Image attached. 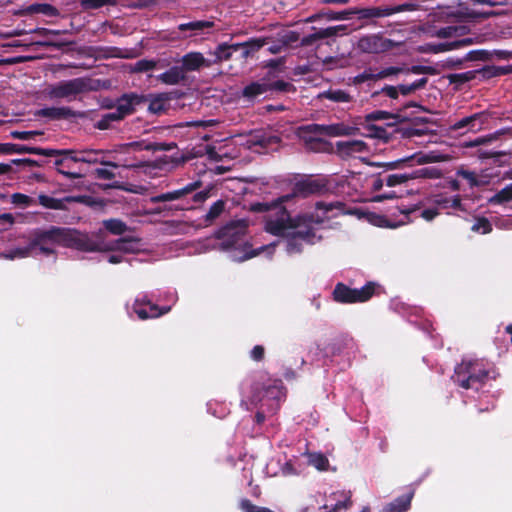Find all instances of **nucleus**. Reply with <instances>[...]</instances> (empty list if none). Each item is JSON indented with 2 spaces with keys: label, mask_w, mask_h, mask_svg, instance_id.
Returning <instances> with one entry per match:
<instances>
[{
  "label": "nucleus",
  "mask_w": 512,
  "mask_h": 512,
  "mask_svg": "<svg viewBox=\"0 0 512 512\" xmlns=\"http://www.w3.org/2000/svg\"><path fill=\"white\" fill-rule=\"evenodd\" d=\"M53 245H62L85 252L99 251V244L87 234L80 233L76 229L50 226L48 229H37L33 233L30 243L27 245L29 254L35 248L45 255L55 254Z\"/></svg>",
  "instance_id": "1"
},
{
  "label": "nucleus",
  "mask_w": 512,
  "mask_h": 512,
  "mask_svg": "<svg viewBox=\"0 0 512 512\" xmlns=\"http://www.w3.org/2000/svg\"><path fill=\"white\" fill-rule=\"evenodd\" d=\"M314 216L312 214L297 215L291 217L285 207L280 209V215L269 218L265 222L264 229L273 236H285L287 231L296 238L314 244L315 231L313 228Z\"/></svg>",
  "instance_id": "2"
},
{
  "label": "nucleus",
  "mask_w": 512,
  "mask_h": 512,
  "mask_svg": "<svg viewBox=\"0 0 512 512\" xmlns=\"http://www.w3.org/2000/svg\"><path fill=\"white\" fill-rule=\"evenodd\" d=\"M452 381L463 389L478 390L479 386L489 378H496V371L493 367L481 360H462L457 364L452 375Z\"/></svg>",
  "instance_id": "3"
},
{
  "label": "nucleus",
  "mask_w": 512,
  "mask_h": 512,
  "mask_svg": "<svg viewBox=\"0 0 512 512\" xmlns=\"http://www.w3.org/2000/svg\"><path fill=\"white\" fill-rule=\"evenodd\" d=\"M295 91L296 87L290 82L262 78L244 86L241 90L240 98L248 104H254L256 101L266 99L274 93H290Z\"/></svg>",
  "instance_id": "4"
},
{
  "label": "nucleus",
  "mask_w": 512,
  "mask_h": 512,
  "mask_svg": "<svg viewBox=\"0 0 512 512\" xmlns=\"http://www.w3.org/2000/svg\"><path fill=\"white\" fill-rule=\"evenodd\" d=\"M89 90H91V79L87 77H78L49 85L46 89V95L51 100L67 99L68 101H71L75 99L77 95Z\"/></svg>",
  "instance_id": "5"
},
{
  "label": "nucleus",
  "mask_w": 512,
  "mask_h": 512,
  "mask_svg": "<svg viewBox=\"0 0 512 512\" xmlns=\"http://www.w3.org/2000/svg\"><path fill=\"white\" fill-rule=\"evenodd\" d=\"M377 284L368 282L362 288H350L346 284L339 282L335 285L332 292L333 300L341 304L363 303L372 298Z\"/></svg>",
  "instance_id": "6"
},
{
  "label": "nucleus",
  "mask_w": 512,
  "mask_h": 512,
  "mask_svg": "<svg viewBox=\"0 0 512 512\" xmlns=\"http://www.w3.org/2000/svg\"><path fill=\"white\" fill-rule=\"evenodd\" d=\"M419 5L416 3H403L399 5L371 6L363 8H353V16L358 20H363L366 24L375 23L376 19L389 17L391 15L405 12L416 11Z\"/></svg>",
  "instance_id": "7"
},
{
  "label": "nucleus",
  "mask_w": 512,
  "mask_h": 512,
  "mask_svg": "<svg viewBox=\"0 0 512 512\" xmlns=\"http://www.w3.org/2000/svg\"><path fill=\"white\" fill-rule=\"evenodd\" d=\"M248 224L246 220H232L214 233V237L221 240V247L224 250H230L240 246L244 242Z\"/></svg>",
  "instance_id": "8"
},
{
  "label": "nucleus",
  "mask_w": 512,
  "mask_h": 512,
  "mask_svg": "<svg viewBox=\"0 0 512 512\" xmlns=\"http://www.w3.org/2000/svg\"><path fill=\"white\" fill-rule=\"evenodd\" d=\"M329 191V180L325 176L304 175L293 185V197L307 198L311 195H322Z\"/></svg>",
  "instance_id": "9"
},
{
  "label": "nucleus",
  "mask_w": 512,
  "mask_h": 512,
  "mask_svg": "<svg viewBox=\"0 0 512 512\" xmlns=\"http://www.w3.org/2000/svg\"><path fill=\"white\" fill-rule=\"evenodd\" d=\"M364 128L366 130L365 135L367 137L375 138L378 140H382L387 143L392 138L394 132L401 133L402 137L411 138L414 136H422L426 133L425 129H417L413 127H405V128H392L393 130L388 131V127L379 126L373 123H365Z\"/></svg>",
  "instance_id": "10"
},
{
  "label": "nucleus",
  "mask_w": 512,
  "mask_h": 512,
  "mask_svg": "<svg viewBox=\"0 0 512 512\" xmlns=\"http://www.w3.org/2000/svg\"><path fill=\"white\" fill-rule=\"evenodd\" d=\"M356 47L362 53L380 54L393 49L395 43L381 34H367L358 39Z\"/></svg>",
  "instance_id": "11"
},
{
  "label": "nucleus",
  "mask_w": 512,
  "mask_h": 512,
  "mask_svg": "<svg viewBox=\"0 0 512 512\" xmlns=\"http://www.w3.org/2000/svg\"><path fill=\"white\" fill-rule=\"evenodd\" d=\"M170 309V306L160 307L157 304L152 303V301L145 294L138 296L132 305L133 312L140 320L158 318L167 314Z\"/></svg>",
  "instance_id": "12"
},
{
  "label": "nucleus",
  "mask_w": 512,
  "mask_h": 512,
  "mask_svg": "<svg viewBox=\"0 0 512 512\" xmlns=\"http://www.w3.org/2000/svg\"><path fill=\"white\" fill-rule=\"evenodd\" d=\"M148 97L134 92L124 93L116 100L115 110L125 119L136 112L138 106L147 103Z\"/></svg>",
  "instance_id": "13"
},
{
  "label": "nucleus",
  "mask_w": 512,
  "mask_h": 512,
  "mask_svg": "<svg viewBox=\"0 0 512 512\" xmlns=\"http://www.w3.org/2000/svg\"><path fill=\"white\" fill-rule=\"evenodd\" d=\"M490 120V114L487 111L474 113L470 116L463 117L451 125L450 129L458 131L465 129L466 131H480L484 125Z\"/></svg>",
  "instance_id": "14"
},
{
  "label": "nucleus",
  "mask_w": 512,
  "mask_h": 512,
  "mask_svg": "<svg viewBox=\"0 0 512 512\" xmlns=\"http://www.w3.org/2000/svg\"><path fill=\"white\" fill-rule=\"evenodd\" d=\"M59 151L60 154H56L53 157L62 156L54 161V165L57 171L66 176L69 179H78L82 177L81 173L71 171L72 163H75L72 158L75 157L76 151L72 149H54Z\"/></svg>",
  "instance_id": "15"
},
{
  "label": "nucleus",
  "mask_w": 512,
  "mask_h": 512,
  "mask_svg": "<svg viewBox=\"0 0 512 512\" xmlns=\"http://www.w3.org/2000/svg\"><path fill=\"white\" fill-rule=\"evenodd\" d=\"M202 185L201 181H194L192 183H189L185 185L184 187L180 189H176L173 191H169L166 193H161L159 195L152 196L150 198V201L152 203H162V202H169V201H176V200H184L188 195L195 192L197 189H199Z\"/></svg>",
  "instance_id": "16"
},
{
  "label": "nucleus",
  "mask_w": 512,
  "mask_h": 512,
  "mask_svg": "<svg viewBox=\"0 0 512 512\" xmlns=\"http://www.w3.org/2000/svg\"><path fill=\"white\" fill-rule=\"evenodd\" d=\"M397 210L400 214L403 215V219L399 221H392L385 215H372V223L378 227L381 228H397L401 225H405L411 221L410 215L418 212L419 208L417 206H413L411 208H403V207H397Z\"/></svg>",
  "instance_id": "17"
},
{
  "label": "nucleus",
  "mask_w": 512,
  "mask_h": 512,
  "mask_svg": "<svg viewBox=\"0 0 512 512\" xmlns=\"http://www.w3.org/2000/svg\"><path fill=\"white\" fill-rule=\"evenodd\" d=\"M35 154L42 156H54L56 154H60L59 151H55L49 148H41V147H30L21 144L15 143H0V154Z\"/></svg>",
  "instance_id": "18"
},
{
  "label": "nucleus",
  "mask_w": 512,
  "mask_h": 512,
  "mask_svg": "<svg viewBox=\"0 0 512 512\" xmlns=\"http://www.w3.org/2000/svg\"><path fill=\"white\" fill-rule=\"evenodd\" d=\"M251 148L259 147L263 152L276 150L281 142L279 136L266 131H255L248 140Z\"/></svg>",
  "instance_id": "19"
},
{
  "label": "nucleus",
  "mask_w": 512,
  "mask_h": 512,
  "mask_svg": "<svg viewBox=\"0 0 512 512\" xmlns=\"http://www.w3.org/2000/svg\"><path fill=\"white\" fill-rule=\"evenodd\" d=\"M36 117L47 118L52 121L70 120L81 116V113L68 106L45 107L35 112Z\"/></svg>",
  "instance_id": "20"
},
{
  "label": "nucleus",
  "mask_w": 512,
  "mask_h": 512,
  "mask_svg": "<svg viewBox=\"0 0 512 512\" xmlns=\"http://www.w3.org/2000/svg\"><path fill=\"white\" fill-rule=\"evenodd\" d=\"M437 161L435 156L428 154L415 153L412 156L401 158L395 161L385 162L380 164V166L384 167L386 170H395V169H403L406 166H412V162H416L419 165L432 163Z\"/></svg>",
  "instance_id": "21"
},
{
  "label": "nucleus",
  "mask_w": 512,
  "mask_h": 512,
  "mask_svg": "<svg viewBox=\"0 0 512 512\" xmlns=\"http://www.w3.org/2000/svg\"><path fill=\"white\" fill-rule=\"evenodd\" d=\"M415 495V489L409 486L406 493L398 496L390 503L386 504L382 512H406L411 507V501Z\"/></svg>",
  "instance_id": "22"
},
{
  "label": "nucleus",
  "mask_w": 512,
  "mask_h": 512,
  "mask_svg": "<svg viewBox=\"0 0 512 512\" xmlns=\"http://www.w3.org/2000/svg\"><path fill=\"white\" fill-rule=\"evenodd\" d=\"M71 202H83V197L66 196L62 199H57L46 194H40L38 196V203L47 209L67 210L68 208L66 204Z\"/></svg>",
  "instance_id": "23"
},
{
  "label": "nucleus",
  "mask_w": 512,
  "mask_h": 512,
  "mask_svg": "<svg viewBox=\"0 0 512 512\" xmlns=\"http://www.w3.org/2000/svg\"><path fill=\"white\" fill-rule=\"evenodd\" d=\"M212 65L211 60L204 58L200 52H190L182 57V65L184 73L187 71H196L201 67H210Z\"/></svg>",
  "instance_id": "24"
},
{
  "label": "nucleus",
  "mask_w": 512,
  "mask_h": 512,
  "mask_svg": "<svg viewBox=\"0 0 512 512\" xmlns=\"http://www.w3.org/2000/svg\"><path fill=\"white\" fill-rule=\"evenodd\" d=\"M293 198V195H283L271 202H255L250 205L249 210L254 213H264L273 209H278L277 217L280 215V209L283 207L282 204L288 202Z\"/></svg>",
  "instance_id": "25"
},
{
  "label": "nucleus",
  "mask_w": 512,
  "mask_h": 512,
  "mask_svg": "<svg viewBox=\"0 0 512 512\" xmlns=\"http://www.w3.org/2000/svg\"><path fill=\"white\" fill-rule=\"evenodd\" d=\"M15 14L19 16L43 14L49 17H56L59 15V11L55 6L48 3H34L17 11Z\"/></svg>",
  "instance_id": "26"
},
{
  "label": "nucleus",
  "mask_w": 512,
  "mask_h": 512,
  "mask_svg": "<svg viewBox=\"0 0 512 512\" xmlns=\"http://www.w3.org/2000/svg\"><path fill=\"white\" fill-rule=\"evenodd\" d=\"M387 119H393V123L387 124L388 128H394L396 123L405 122L408 119L401 114V112L398 113H390L383 110H376L371 113H368L365 116V123H372L373 121H379V120H387Z\"/></svg>",
  "instance_id": "27"
},
{
  "label": "nucleus",
  "mask_w": 512,
  "mask_h": 512,
  "mask_svg": "<svg viewBox=\"0 0 512 512\" xmlns=\"http://www.w3.org/2000/svg\"><path fill=\"white\" fill-rule=\"evenodd\" d=\"M302 139L304 141L305 149L310 152L325 153L330 152L333 149V146L329 141L320 137L303 135Z\"/></svg>",
  "instance_id": "28"
},
{
  "label": "nucleus",
  "mask_w": 512,
  "mask_h": 512,
  "mask_svg": "<svg viewBox=\"0 0 512 512\" xmlns=\"http://www.w3.org/2000/svg\"><path fill=\"white\" fill-rule=\"evenodd\" d=\"M336 146L342 156H352L355 153L367 151V144L361 140L339 141Z\"/></svg>",
  "instance_id": "29"
},
{
  "label": "nucleus",
  "mask_w": 512,
  "mask_h": 512,
  "mask_svg": "<svg viewBox=\"0 0 512 512\" xmlns=\"http://www.w3.org/2000/svg\"><path fill=\"white\" fill-rule=\"evenodd\" d=\"M157 79L166 85H177L186 79V74L180 66H173L157 76Z\"/></svg>",
  "instance_id": "30"
},
{
  "label": "nucleus",
  "mask_w": 512,
  "mask_h": 512,
  "mask_svg": "<svg viewBox=\"0 0 512 512\" xmlns=\"http://www.w3.org/2000/svg\"><path fill=\"white\" fill-rule=\"evenodd\" d=\"M148 97V112L159 115L166 111V103L169 101V97L165 93L157 95H146Z\"/></svg>",
  "instance_id": "31"
},
{
  "label": "nucleus",
  "mask_w": 512,
  "mask_h": 512,
  "mask_svg": "<svg viewBox=\"0 0 512 512\" xmlns=\"http://www.w3.org/2000/svg\"><path fill=\"white\" fill-rule=\"evenodd\" d=\"M269 38H251L244 43L237 44L239 46V50H241V55L244 58H247L252 53L259 51L264 45L268 44Z\"/></svg>",
  "instance_id": "32"
},
{
  "label": "nucleus",
  "mask_w": 512,
  "mask_h": 512,
  "mask_svg": "<svg viewBox=\"0 0 512 512\" xmlns=\"http://www.w3.org/2000/svg\"><path fill=\"white\" fill-rule=\"evenodd\" d=\"M214 26L212 21L196 20L188 23H182L178 25V30L181 32H190V35H198L204 29H209Z\"/></svg>",
  "instance_id": "33"
},
{
  "label": "nucleus",
  "mask_w": 512,
  "mask_h": 512,
  "mask_svg": "<svg viewBox=\"0 0 512 512\" xmlns=\"http://www.w3.org/2000/svg\"><path fill=\"white\" fill-rule=\"evenodd\" d=\"M226 207V201L223 199H219L214 202L208 212L203 216V221L205 226L212 225L224 212Z\"/></svg>",
  "instance_id": "34"
},
{
  "label": "nucleus",
  "mask_w": 512,
  "mask_h": 512,
  "mask_svg": "<svg viewBox=\"0 0 512 512\" xmlns=\"http://www.w3.org/2000/svg\"><path fill=\"white\" fill-rule=\"evenodd\" d=\"M239 51L237 44H219L214 51V59L211 60L212 64L220 63L229 60L233 52Z\"/></svg>",
  "instance_id": "35"
},
{
  "label": "nucleus",
  "mask_w": 512,
  "mask_h": 512,
  "mask_svg": "<svg viewBox=\"0 0 512 512\" xmlns=\"http://www.w3.org/2000/svg\"><path fill=\"white\" fill-rule=\"evenodd\" d=\"M129 146L133 147L135 150H146V151H170L173 149L176 144L175 143H157V142H149L146 143L144 141L132 142Z\"/></svg>",
  "instance_id": "36"
},
{
  "label": "nucleus",
  "mask_w": 512,
  "mask_h": 512,
  "mask_svg": "<svg viewBox=\"0 0 512 512\" xmlns=\"http://www.w3.org/2000/svg\"><path fill=\"white\" fill-rule=\"evenodd\" d=\"M357 128L346 125L344 123H336L331 125H326V136L329 137H338V136H349L354 135Z\"/></svg>",
  "instance_id": "37"
},
{
  "label": "nucleus",
  "mask_w": 512,
  "mask_h": 512,
  "mask_svg": "<svg viewBox=\"0 0 512 512\" xmlns=\"http://www.w3.org/2000/svg\"><path fill=\"white\" fill-rule=\"evenodd\" d=\"M319 97L335 103H348L352 101V96L342 89H329L322 92Z\"/></svg>",
  "instance_id": "38"
},
{
  "label": "nucleus",
  "mask_w": 512,
  "mask_h": 512,
  "mask_svg": "<svg viewBox=\"0 0 512 512\" xmlns=\"http://www.w3.org/2000/svg\"><path fill=\"white\" fill-rule=\"evenodd\" d=\"M410 179H437L440 178L442 173L439 169L435 167H423L419 169L412 170L409 172Z\"/></svg>",
  "instance_id": "39"
},
{
  "label": "nucleus",
  "mask_w": 512,
  "mask_h": 512,
  "mask_svg": "<svg viewBox=\"0 0 512 512\" xmlns=\"http://www.w3.org/2000/svg\"><path fill=\"white\" fill-rule=\"evenodd\" d=\"M102 150H83L80 152L76 151L75 157L72 158V160L75 163L82 162V163H88V164H95L99 162L98 155L102 154Z\"/></svg>",
  "instance_id": "40"
},
{
  "label": "nucleus",
  "mask_w": 512,
  "mask_h": 512,
  "mask_svg": "<svg viewBox=\"0 0 512 512\" xmlns=\"http://www.w3.org/2000/svg\"><path fill=\"white\" fill-rule=\"evenodd\" d=\"M447 79L450 84H455L457 86L456 89H459V87L462 86L463 84L477 78L476 72L474 70H470L463 73L449 74L447 75Z\"/></svg>",
  "instance_id": "41"
},
{
  "label": "nucleus",
  "mask_w": 512,
  "mask_h": 512,
  "mask_svg": "<svg viewBox=\"0 0 512 512\" xmlns=\"http://www.w3.org/2000/svg\"><path fill=\"white\" fill-rule=\"evenodd\" d=\"M123 119L115 110L113 112L106 113L94 124V127L99 130H107L111 128L113 122H120Z\"/></svg>",
  "instance_id": "42"
},
{
  "label": "nucleus",
  "mask_w": 512,
  "mask_h": 512,
  "mask_svg": "<svg viewBox=\"0 0 512 512\" xmlns=\"http://www.w3.org/2000/svg\"><path fill=\"white\" fill-rule=\"evenodd\" d=\"M103 225L113 235H122L128 230L126 223L116 218L104 220Z\"/></svg>",
  "instance_id": "43"
},
{
  "label": "nucleus",
  "mask_w": 512,
  "mask_h": 512,
  "mask_svg": "<svg viewBox=\"0 0 512 512\" xmlns=\"http://www.w3.org/2000/svg\"><path fill=\"white\" fill-rule=\"evenodd\" d=\"M456 175L467 180L471 188L484 186L488 183L486 180L479 179L475 172L463 168L458 169Z\"/></svg>",
  "instance_id": "44"
},
{
  "label": "nucleus",
  "mask_w": 512,
  "mask_h": 512,
  "mask_svg": "<svg viewBox=\"0 0 512 512\" xmlns=\"http://www.w3.org/2000/svg\"><path fill=\"white\" fill-rule=\"evenodd\" d=\"M375 70L376 69H374L372 67L366 68L362 73L351 78V83L353 85H360V84H363L366 82L369 83V82L378 81V78L376 76L377 72H375Z\"/></svg>",
  "instance_id": "45"
},
{
  "label": "nucleus",
  "mask_w": 512,
  "mask_h": 512,
  "mask_svg": "<svg viewBox=\"0 0 512 512\" xmlns=\"http://www.w3.org/2000/svg\"><path fill=\"white\" fill-rule=\"evenodd\" d=\"M282 390H283V386H282L281 381H279L278 383H275V384L265 386V387H263V393H264L263 398L267 397L269 399L276 400L278 403L283 395Z\"/></svg>",
  "instance_id": "46"
},
{
  "label": "nucleus",
  "mask_w": 512,
  "mask_h": 512,
  "mask_svg": "<svg viewBox=\"0 0 512 512\" xmlns=\"http://www.w3.org/2000/svg\"><path fill=\"white\" fill-rule=\"evenodd\" d=\"M282 237L286 238V251L288 254H296L303 251V241L289 234V231H287V234Z\"/></svg>",
  "instance_id": "47"
},
{
  "label": "nucleus",
  "mask_w": 512,
  "mask_h": 512,
  "mask_svg": "<svg viewBox=\"0 0 512 512\" xmlns=\"http://www.w3.org/2000/svg\"><path fill=\"white\" fill-rule=\"evenodd\" d=\"M116 0H81L80 6L84 10H96L104 6H115Z\"/></svg>",
  "instance_id": "48"
},
{
  "label": "nucleus",
  "mask_w": 512,
  "mask_h": 512,
  "mask_svg": "<svg viewBox=\"0 0 512 512\" xmlns=\"http://www.w3.org/2000/svg\"><path fill=\"white\" fill-rule=\"evenodd\" d=\"M324 18L329 21L349 20L353 17V8L335 12L332 10L323 11Z\"/></svg>",
  "instance_id": "49"
},
{
  "label": "nucleus",
  "mask_w": 512,
  "mask_h": 512,
  "mask_svg": "<svg viewBox=\"0 0 512 512\" xmlns=\"http://www.w3.org/2000/svg\"><path fill=\"white\" fill-rule=\"evenodd\" d=\"M509 201H512V183L502 188L490 199V202L494 204H503Z\"/></svg>",
  "instance_id": "50"
},
{
  "label": "nucleus",
  "mask_w": 512,
  "mask_h": 512,
  "mask_svg": "<svg viewBox=\"0 0 512 512\" xmlns=\"http://www.w3.org/2000/svg\"><path fill=\"white\" fill-rule=\"evenodd\" d=\"M409 180H411L409 172L390 174L385 176V185L388 187H395L397 185L404 184Z\"/></svg>",
  "instance_id": "51"
},
{
  "label": "nucleus",
  "mask_w": 512,
  "mask_h": 512,
  "mask_svg": "<svg viewBox=\"0 0 512 512\" xmlns=\"http://www.w3.org/2000/svg\"><path fill=\"white\" fill-rule=\"evenodd\" d=\"M466 30L465 26H447L442 27L436 32L438 38H450L453 36L462 35Z\"/></svg>",
  "instance_id": "52"
},
{
  "label": "nucleus",
  "mask_w": 512,
  "mask_h": 512,
  "mask_svg": "<svg viewBox=\"0 0 512 512\" xmlns=\"http://www.w3.org/2000/svg\"><path fill=\"white\" fill-rule=\"evenodd\" d=\"M30 256L29 248L27 246L21 248H15L10 251L0 253V258L6 260H14L16 258H26Z\"/></svg>",
  "instance_id": "53"
},
{
  "label": "nucleus",
  "mask_w": 512,
  "mask_h": 512,
  "mask_svg": "<svg viewBox=\"0 0 512 512\" xmlns=\"http://www.w3.org/2000/svg\"><path fill=\"white\" fill-rule=\"evenodd\" d=\"M491 58L492 53L484 49L472 50L465 55L466 61H488L491 60Z\"/></svg>",
  "instance_id": "54"
},
{
  "label": "nucleus",
  "mask_w": 512,
  "mask_h": 512,
  "mask_svg": "<svg viewBox=\"0 0 512 512\" xmlns=\"http://www.w3.org/2000/svg\"><path fill=\"white\" fill-rule=\"evenodd\" d=\"M352 501L350 495H344L343 500H338L335 504L328 505L325 504L322 508L327 510V512H338L342 509H348L351 507Z\"/></svg>",
  "instance_id": "55"
},
{
  "label": "nucleus",
  "mask_w": 512,
  "mask_h": 512,
  "mask_svg": "<svg viewBox=\"0 0 512 512\" xmlns=\"http://www.w3.org/2000/svg\"><path fill=\"white\" fill-rule=\"evenodd\" d=\"M34 44L37 46H40V47H44V48L63 49L64 47L74 44V42L67 41V40L54 41V40H50V39H44V40L36 41Z\"/></svg>",
  "instance_id": "56"
},
{
  "label": "nucleus",
  "mask_w": 512,
  "mask_h": 512,
  "mask_svg": "<svg viewBox=\"0 0 512 512\" xmlns=\"http://www.w3.org/2000/svg\"><path fill=\"white\" fill-rule=\"evenodd\" d=\"M471 229L474 232L488 234L492 231V225L487 218L479 217L477 218L476 222L473 224Z\"/></svg>",
  "instance_id": "57"
},
{
  "label": "nucleus",
  "mask_w": 512,
  "mask_h": 512,
  "mask_svg": "<svg viewBox=\"0 0 512 512\" xmlns=\"http://www.w3.org/2000/svg\"><path fill=\"white\" fill-rule=\"evenodd\" d=\"M11 202L15 205L23 206V207H29L36 203L32 197H30L26 194H22V193L12 194Z\"/></svg>",
  "instance_id": "58"
},
{
  "label": "nucleus",
  "mask_w": 512,
  "mask_h": 512,
  "mask_svg": "<svg viewBox=\"0 0 512 512\" xmlns=\"http://www.w3.org/2000/svg\"><path fill=\"white\" fill-rule=\"evenodd\" d=\"M476 72V78L480 80H488L494 77H497L496 75V66L495 65H486L480 69L474 70Z\"/></svg>",
  "instance_id": "59"
},
{
  "label": "nucleus",
  "mask_w": 512,
  "mask_h": 512,
  "mask_svg": "<svg viewBox=\"0 0 512 512\" xmlns=\"http://www.w3.org/2000/svg\"><path fill=\"white\" fill-rule=\"evenodd\" d=\"M404 72H405V68H403V67L390 66V67L383 68L382 70L377 72L376 76H377L378 80H381V79H385L390 76L398 75V74L404 73Z\"/></svg>",
  "instance_id": "60"
},
{
  "label": "nucleus",
  "mask_w": 512,
  "mask_h": 512,
  "mask_svg": "<svg viewBox=\"0 0 512 512\" xmlns=\"http://www.w3.org/2000/svg\"><path fill=\"white\" fill-rule=\"evenodd\" d=\"M157 62L154 60L141 59L135 63L134 71L135 72H148L156 68Z\"/></svg>",
  "instance_id": "61"
},
{
  "label": "nucleus",
  "mask_w": 512,
  "mask_h": 512,
  "mask_svg": "<svg viewBox=\"0 0 512 512\" xmlns=\"http://www.w3.org/2000/svg\"><path fill=\"white\" fill-rule=\"evenodd\" d=\"M304 133L315 137L325 135L326 125L321 124H310L302 128Z\"/></svg>",
  "instance_id": "62"
},
{
  "label": "nucleus",
  "mask_w": 512,
  "mask_h": 512,
  "mask_svg": "<svg viewBox=\"0 0 512 512\" xmlns=\"http://www.w3.org/2000/svg\"><path fill=\"white\" fill-rule=\"evenodd\" d=\"M380 93L385 94L386 96H388L391 99H397L398 96H399L398 87L397 86H392V85H385L380 91H375L372 94V97H376Z\"/></svg>",
  "instance_id": "63"
},
{
  "label": "nucleus",
  "mask_w": 512,
  "mask_h": 512,
  "mask_svg": "<svg viewBox=\"0 0 512 512\" xmlns=\"http://www.w3.org/2000/svg\"><path fill=\"white\" fill-rule=\"evenodd\" d=\"M40 134H42V132L39 131H12L11 137L14 139L29 140Z\"/></svg>",
  "instance_id": "64"
}]
</instances>
